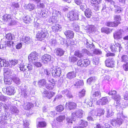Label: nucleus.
Returning <instances> with one entry per match:
<instances>
[{"label": "nucleus", "mask_w": 128, "mask_h": 128, "mask_svg": "<svg viewBox=\"0 0 128 128\" xmlns=\"http://www.w3.org/2000/svg\"><path fill=\"white\" fill-rule=\"evenodd\" d=\"M79 12L76 10H74L69 12L68 13L67 17L70 21H74L79 19Z\"/></svg>", "instance_id": "1"}, {"label": "nucleus", "mask_w": 128, "mask_h": 128, "mask_svg": "<svg viewBox=\"0 0 128 128\" xmlns=\"http://www.w3.org/2000/svg\"><path fill=\"white\" fill-rule=\"evenodd\" d=\"M48 36L47 32L44 30H42L37 33L36 37L38 40L42 41L48 38Z\"/></svg>", "instance_id": "2"}, {"label": "nucleus", "mask_w": 128, "mask_h": 128, "mask_svg": "<svg viewBox=\"0 0 128 128\" xmlns=\"http://www.w3.org/2000/svg\"><path fill=\"white\" fill-rule=\"evenodd\" d=\"M90 64V62L87 59H80L77 62V66L80 68H84L86 67Z\"/></svg>", "instance_id": "3"}, {"label": "nucleus", "mask_w": 128, "mask_h": 128, "mask_svg": "<svg viewBox=\"0 0 128 128\" xmlns=\"http://www.w3.org/2000/svg\"><path fill=\"white\" fill-rule=\"evenodd\" d=\"M52 70V76L54 77H60L62 73L61 69L58 67L51 68Z\"/></svg>", "instance_id": "4"}, {"label": "nucleus", "mask_w": 128, "mask_h": 128, "mask_svg": "<svg viewBox=\"0 0 128 128\" xmlns=\"http://www.w3.org/2000/svg\"><path fill=\"white\" fill-rule=\"evenodd\" d=\"M102 0H90L91 5L92 6L94 10H99L98 4L102 2Z\"/></svg>", "instance_id": "5"}, {"label": "nucleus", "mask_w": 128, "mask_h": 128, "mask_svg": "<svg viewBox=\"0 0 128 128\" xmlns=\"http://www.w3.org/2000/svg\"><path fill=\"white\" fill-rule=\"evenodd\" d=\"M4 89L6 90V93L8 95L12 96L14 95L16 92L14 88L12 86H7Z\"/></svg>", "instance_id": "6"}, {"label": "nucleus", "mask_w": 128, "mask_h": 128, "mask_svg": "<svg viewBox=\"0 0 128 128\" xmlns=\"http://www.w3.org/2000/svg\"><path fill=\"white\" fill-rule=\"evenodd\" d=\"M38 56V54L36 52H32L28 56V59L30 61L31 60L32 62H34L37 60Z\"/></svg>", "instance_id": "7"}, {"label": "nucleus", "mask_w": 128, "mask_h": 128, "mask_svg": "<svg viewBox=\"0 0 128 128\" xmlns=\"http://www.w3.org/2000/svg\"><path fill=\"white\" fill-rule=\"evenodd\" d=\"M55 84V82L53 78L48 80V83L46 84V88L49 90H52Z\"/></svg>", "instance_id": "8"}, {"label": "nucleus", "mask_w": 128, "mask_h": 128, "mask_svg": "<svg viewBox=\"0 0 128 128\" xmlns=\"http://www.w3.org/2000/svg\"><path fill=\"white\" fill-rule=\"evenodd\" d=\"M2 19L3 21L4 22L11 24L12 22L11 16L9 14H4L2 17Z\"/></svg>", "instance_id": "9"}, {"label": "nucleus", "mask_w": 128, "mask_h": 128, "mask_svg": "<svg viewBox=\"0 0 128 128\" xmlns=\"http://www.w3.org/2000/svg\"><path fill=\"white\" fill-rule=\"evenodd\" d=\"M64 33L66 38L68 39H72L74 37V33L72 30H66L64 32Z\"/></svg>", "instance_id": "10"}, {"label": "nucleus", "mask_w": 128, "mask_h": 128, "mask_svg": "<svg viewBox=\"0 0 128 128\" xmlns=\"http://www.w3.org/2000/svg\"><path fill=\"white\" fill-rule=\"evenodd\" d=\"M43 93L44 97L48 99H50L55 94L54 92L52 91H48L46 90H45Z\"/></svg>", "instance_id": "11"}, {"label": "nucleus", "mask_w": 128, "mask_h": 128, "mask_svg": "<svg viewBox=\"0 0 128 128\" xmlns=\"http://www.w3.org/2000/svg\"><path fill=\"white\" fill-rule=\"evenodd\" d=\"M66 107L69 110L74 109L76 107L77 105L76 103L72 102H68L66 104Z\"/></svg>", "instance_id": "12"}, {"label": "nucleus", "mask_w": 128, "mask_h": 128, "mask_svg": "<svg viewBox=\"0 0 128 128\" xmlns=\"http://www.w3.org/2000/svg\"><path fill=\"white\" fill-rule=\"evenodd\" d=\"M51 56L48 54H44L41 58L42 62L44 63H46L51 60Z\"/></svg>", "instance_id": "13"}, {"label": "nucleus", "mask_w": 128, "mask_h": 128, "mask_svg": "<svg viewBox=\"0 0 128 128\" xmlns=\"http://www.w3.org/2000/svg\"><path fill=\"white\" fill-rule=\"evenodd\" d=\"M23 106L25 110H29L33 108L34 104L31 102H26L24 103Z\"/></svg>", "instance_id": "14"}, {"label": "nucleus", "mask_w": 128, "mask_h": 128, "mask_svg": "<svg viewBox=\"0 0 128 128\" xmlns=\"http://www.w3.org/2000/svg\"><path fill=\"white\" fill-rule=\"evenodd\" d=\"M114 37V39H120L122 38V32L120 30L115 31L113 34Z\"/></svg>", "instance_id": "15"}, {"label": "nucleus", "mask_w": 128, "mask_h": 128, "mask_svg": "<svg viewBox=\"0 0 128 128\" xmlns=\"http://www.w3.org/2000/svg\"><path fill=\"white\" fill-rule=\"evenodd\" d=\"M82 117V114L80 112L76 111L72 114L71 118L72 120L74 118H81Z\"/></svg>", "instance_id": "16"}, {"label": "nucleus", "mask_w": 128, "mask_h": 128, "mask_svg": "<svg viewBox=\"0 0 128 128\" xmlns=\"http://www.w3.org/2000/svg\"><path fill=\"white\" fill-rule=\"evenodd\" d=\"M52 31L55 33L60 31L62 27L61 25L58 24H55L52 27Z\"/></svg>", "instance_id": "17"}, {"label": "nucleus", "mask_w": 128, "mask_h": 128, "mask_svg": "<svg viewBox=\"0 0 128 128\" xmlns=\"http://www.w3.org/2000/svg\"><path fill=\"white\" fill-rule=\"evenodd\" d=\"M54 53L56 56H61L64 54V51L61 48H58L55 49Z\"/></svg>", "instance_id": "18"}, {"label": "nucleus", "mask_w": 128, "mask_h": 128, "mask_svg": "<svg viewBox=\"0 0 128 128\" xmlns=\"http://www.w3.org/2000/svg\"><path fill=\"white\" fill-rule=\"evenodd\" d=\"M46 122L45 121H41L38 122L36 124L37 128H44L46 126Z\"/></svg>", "instance_id": "19"}, {"label": "nucleus", "mask_w": 128, "mask_h": 128, "mask_svg": "<svg viewBox=\"0 0 128 128\" xmlns=\"http://www.w3.org/2000/svg\"><path fill=\"white\" fill-rule=\"evenodd\" d=\"M112 98L115 100L116 101V102H119L121 98L120 96L117 94L116 91L114 90L112 91Z\"/></svg>", "instance_id": "20"}, {"label": "nucleus", "mask_w": 128, "mask_h": 128, "mask_svg": "<svg viewBox=\"0 0 128 128\" xmlns=\"http://www.w3.org/2000/svg\"><path fill=\"white\" fill-rule=\"evenodd\" d=\"M24 7L25 9L31 11L34 9L35 6L34 4H32L29 3L27 5H26L24 6Z\"/></svg>", "instance_id": "21"}, {"label": "nucleus", "mask_w": 128, "mask_h": 128, "mask_svg": "<svg viewBox=\"0 0 128 128\" xmlns=\"http://www.w3.org/2000/svg\"><path fill=\"white\" fill-rule=\"evenodd\" d=\"M108 100L106 97H103L98 100L97 102L98 104L103 105L106 104L108 102Z\"/></svg>", "instance_id": "22"}, {"label": "nucleus", "mask_w": 128, "mask_h": 128, "mask_svg": "<svg viewBox=\"0 0 128 128\" xmlns=\"http://www.w3.org/2000/svg\"><path fill=\"white\" fill-rule=\"evenodd\" d=\"M85 16L88 18H90L92 16V12L91 10L89 8H88L85 10L84 12Z\"/></svg>", "instance_id": "23"}, {"label": "nucleus", "mask_w": 128, "mask_h": 128, "mask_svg": "<svg viewBox=\"0 0 128 128\" xmlns=\"http://www.w3.org/2000/svg\"><path fill=\"white\" fill-rule=\"evenodd\" d=\"M38 84L40 87L45 86L46 84V80L44 79L40 80L38 82Z\"/></svg>", "instance_id": "24"}, {"label": "nucleus", "mask_w": 128, "mask_h": 128, "mask_svg": "<svg viewBox=\"0 0 128 128\" xmlns=\"http://www.w3.org/2000/svg\"><path fill=\"white\" fill-rule=\"evenodd\" d=\"M67 77L70 79L75 77L76 76V74L74 71L70 72H68L67 74Z\"/></svg>", "instance_id": "25"}, {"label": "nucleus", "mask_w": 128, "mask_h": 128, "mask_svg": "<svg viewBox=\"0 0 128 128\" xmlns=\"http://www.w3.org/2000/svg\"><path fill=\"white\" fill-rule=\"evenodd\" d=\"M101 31L102 32L109 34L111 32V30L107 27H103L101 29Z\"/></svg>", "instance_id": "26"}, {"label": "nucleus", "mask_w": 128, "mask_h": 128, "mask_svg": "<svg viewBox=\"0 0 128 128\" xmlns=\"http://www.w3.org/2000/svg\"><path fill=\"white\" fill-rule=\"evenodd\" d=\"M84 84V83L83 80H79L76 82L75 84H74V86L78 88L80 87L81 86H83Z\"/></svg>", "instance_id": "27"}, {"label": "nucleus", "mask_w": 128, "mask_h": 128, "mask_svg": "<svg viewBox=\"0 0 128 128\" xmlns=\"http://www.w3.org/2000/svg\"><path fill=\"white\" fill-rule=\"evenodd\" d=\"M64 109V107L63 105H60L56 106V112H60Z\"/></svg>", "instance_id": "28"}, {"label": "nucleus", "mask_w": 128, "mask_h": 128, "mask_svg": "<svg viewBox=\"0 0 128 128\" xmlns=\"http://www.w3.org/2000/svg\"><path fill=\"white\" fill-rule=\"evenodd\" d=\"M7 63L5 60L0 58V66H6L7 65Z\"/></svg>", "instance_id": "29"}, {"label": "nucleus", "mask_w": 128, "mask_h": 128, "mask_svg": "<svg viewBox=\"0 0 128 128\" xmlns=\"http://www.w3.org/2000/svg\"><path fill=\"white\" fill-rule=\"evenodd\" d=\"M65 118V116L64 115H60L56 118V119L57 121L60 122H62L64 120Z\"/></svg>", "instance_id": "30"}, {"label": "nucleus", "mask_w": 128, "mask_h": 128, "mask_svg": "<svg viewBox=\"0 0 128 128\" xmlns=\"http://www.w3.org/2000/svg\"><path fill=\"white\" fill-rule=\"evenodd\" d=\"M19 68L21 71L23 72H26L27 70L26 69V66L24 65L23 64H20V65Z\"/></svg>", "instance_id": "31"}, {"label": "nucleus", "mask_w": 128, "mask_h": 128, "mask_svg": "<svg viewBox=\"0 0 128 128\" xmlns=\"http://www.w3.org/2000/svg\"><path fill=\"white\" fill-rule=\"evenodd\" d=\"M106 65V66L112 68V61L109 59H108L105 61Z\"/></svg>", "instance_id": "32"}, {"label": "nucleus", "mask_w": 128, "mask_h": 128, "mask_svg": "<svg viewBox=\"0 0 128 128\" xmlns=\"http://www.w3.org/2000/svg\"><path fill=\"white\" fill-rule=\"evenodd\" d=\"M11 6L14 10L20 8V5L18 3L14 2L12 4Z\"/></svg>", "instance_id": "33"}, {"label": "nucleus", "mask_w": 128, "mask_h": 128, "mask_svg": "<svg viewBox=\"0 0 128 128\" xmlns=\"http://www.w3.org/2000/svg\"><path fill=\"white\" fill-rule=\"evenodd\" d=\"M5 83L6 84L9 85L12 84V81L10 78H5L4 80Z\"/></svg>", "instance_id": "34"}, {"label": "nucleus", "mask_w": 128, "mask_h": 128, "mask_svg": "<svg viewBox=\"0 0 128 128\" xmlns=\"http://www.w3.org/2000/svg\"><path fill=\"white\" fill-rule=\"evenodd\" d=\"M30 18L29 16H25L23 19V21L26 24H28L30 22Z\"/></svg>", "instance_id": "35"}, {"label": "nucleus", "mask_w": 128, "mask_h": 128, "mask_svg": "<svg viewBox=\"0 0 128 128\" xmlns=\"http://www.w3.org/2000/svg\"><path fill=\"white\" fill-rule=\"evenodd\" d=\"M114 20L120 22L122 20L121 16L120 15H116L114 17Z\"/></svg>", "instance_id": "36"}, {"label": "nucleus", "mask_w": 128, "mask_h": 128, "mask_svg": "<svg viewBox=\"0 0 128 128\" xmlns=\"http://www.w3.org/2000/svg\"><path fill=\"white\" fill-rule=\"evenodd\" d=\"M122 62H126L128 60V56L126 55H123L122 57Z\"/></svg>", "instance_id": "37"}, {"label": "nucleus", "mask_w": 128, "mask_h": 128, "mask_svg": "<svg viewBox=\"0 0 128 128\" xmlns=\"http://www.w3.org/2000/svg\"><path fill=\"white\" fill-rule=\"evenodd\" d=\"M6 37L7 40H12L13 39L12 34L11 33H9L6 34Z\"/></svg>", "instance_id": "38"}, {"label": "nucleus", "mask_w": 128, "mask_h": 128, "mask_svg": "<svg viewBox=\"0 0 128 128\" xmlns=\"http://www.w3.org/2000/svg\"><path fill=\"white\" fill-rule=\"evenodd\" d=\"M30 37L26 36L23 40L24 42L26 44L29 43L30 42Z\"/></svg>", "instance_id": "39"}, {"label": "nucleus", "mask_w": 128, "mask_h": 128, "mask_svg": "<svg viewBox=\"0 0 128 128\" xmlns=\"http://www.w3.org/2000/svg\"><path fill=\"white\" fill-rule=\"evenodd\" d=\"M94 26L90 25L87 28L86 30L88 32H92L94 30Z\"/></svg>", "instance_id": "40"}, {"label": "nucleus", "mask_w": 128, "mask_h": 128, "mask_svg": "<svg viewBox=\"0 0 128 128\" xmlns=\"http://www.w3.org/2000/svg\"><path fill=\"white\" fill-rule=\"evenodd\" d=\"M92 60L93 63L95 65L98 64L99 62V59L98 58H94Z\"/></svg>", "instance_id": "41"}, {"label": "nucleus", "mask_w": 128, "mask_h": 128, "mask_svg": "<svg viewBox=\"0 0 128 128\" xmlns=\"http://www.w3.org/2000/svg\"><path fill=\"white\" fill-rule=\"evenodd\" d=\"M74 55L75 56L80 58H82L83 56L82 55V54L78 51H75L74 53Z\"/></svg>", "instance_id": "42"}, {"label": "nucleus", "mask_w": 128, "mask_h": 128, "mask_svg": "<svg viewBox=\"0 0 128 128\" xmlns=\"http://www.w3.org/2000/svg\"><path fill=\"white\" fill-rule=\"evenodd\" d=\"M93 95L94 97L100 98L101 97V94L100 92H96L93 94Z\"/></svg>", "instance_id": "43"}, {"label": "nucleus", "mask_w": 128, "mask_h": 128, "mask_svg": "<svg viewBox=\"0 0 128 128\" xmlns=\"http://www.w3.org/2000/svg\"><path fill=\"white\" fill-rule=\"evenodd\" d=\"M95 80V78L92 77L89 78L87 80V82L88 84H90L92 82H94Z\"/></svg>", "instance_id": "44"}, {"label": "nucleus", "mask_w": 128, "mask_h": 128, "mask_svg": "<svg viewBox=\"0 0 128 128\" xmlns=\"http://www.w3.org/2000/svg\"><path fill=\"white\" fill-rule=\"evenodd\" d=\"M81 126H75V127H80L82 128H84L88 126V122H83L81 123Z\"/></svg>", "instance_id": "45"}, {"label": "nucleus", "mask_w": 128, "mask_h": 128, "mask_svg": "<svg viewBox=\"0 0 128 128\" xmlns=\"http://www.w3.org/2000/svg\"><path fill=\"white\" fill-rule=\"evenodd\" d=\"M5 42L6 46L10 47L11 46V44L13 43V42L10 41H6Z\"/></svg>", "instance_id": "46"}, {"label": "nucleus", "mask_w": 128, "mask_h": 128, "mask_svg": "<svg viewBox=\"0 0 128 128\" xmlns=\"http://www.w3.org/2000/svg\"><path fill=\"white\" fill-rule=\"evenodd\" d=\"M70 60L71 61V62H76L78 60L77 58L75 56H71L70 58Z\"/></svg>", "instance_id": "47"}, {"label": "nucleus", "mask_w": 128, "mask_h": 128, "mask_svg": "<svg viewBox=\"0 0 128 128\" xmlns=\"http://www.w3.org/2000/svg\"><path fill=\"white\" fill-rule=\"evenodd\" d=\"M104 110L100 109L98 111V115L100 116L104 114Z\"/></svg>", "instance_id": "48"}, {"label": "nucleus", "mask_w": 128, "mask_h": 128, "mask_svg": "<svg viewBox=\"0 0 128 128\" xmlns=\"http://www.w3.org/2000/svg\"><path fill=\"white\" fill-rule=\"evenodd\" d=\"M17 60H12L10 62V64L12 66H14L17 64Z\"/></svg>", "instance_id": "49"}, {"label": "nucleus", "mask_w": 128, "mask_h": 128, "mask_svg": "<svg viewBox=\"0 0 128 128\" xmlns=\"http://www.w3.org/2000/svg\"><path fill=\"white\" fill-rule=\"evenodd\" d=\"M120 24V22L114 20V22H112V27H116Z\"/></svg>", "instance_id": "50"}, {"label": "nucleus", "mask_w": 128, "mask_h": 128, "mask_svg": "<svg viewBox=\"0 0 128 128\" xmlns=\"http://www.w3.org/2000/svg\"><path fill=\"white\" fill-rule=\"evenodd\" d=\"M34 64L37 67H40L42 66V64L40 62H33Z\"/></svg>", "instance_id": "51"}, {"label": "nucleus", "mask_w": 128, "mask_h": 128, "mask_svg": "<svg viewBox=\"0 0 128 128\" xmlns=\"http://www.w3.org/2000/svg\"><path fill=\"white\" fill-rule=\"evenodd\" d=\"M28 69V71H30L32 70L33 66L32 65L30 64H28V65L26 66V68Z\"/></svg>", "instance_id": "52"}, {"label": "nucleus", "mask_w": 128, "mask_h": 128, "mask_svg": "<svg viewBox=\"0 0 128 128\" xmlns=\"http://www.w3.org/2000/svg\"><path fill=\"white\" fill-rule=\"evenodd\" d=\"M29 124L28 121L24 122V123L23 128H28Z\"/></svg>", "instance_id": "53"}, {"label": "nucleus", "mask_w": 128, "mask_h": 128, "mask_svg": "<svg viewBox=\"0 0 128 128\" xmlns=\"http://www.w3.org/2000/svg\"><path fill=\"white\" fill-rule=\"evenodd\" d=\"M46 14L45 12L43 11H42L40 12V17L43 18L44 17H46Z\"/></svg>", "instance_id": "54"}, {"label": "nucleus", "mask_w": 128, "mask_h": 128, "mask_svg": "<svg viewBox=\"0 0 128 128\" xmlns=\"http://www.w3.org/2000/svg\"><path fill=\"white\" fill-rule=\"evenodd\" d=\"M123 68L126 71H128V65L127 63L123 64Z\"/></svg>", "instance_id": "55"}, {"label": "nucleus", "mask_w": 128, "mask_h": 128, "mask_svg": "<svg viewBox=\"0 0 128 128\" xmlns=\"http://www.w3.org/2000/svg\"><path fill=\"white\" fill-rule=\"evenodd\" d=\"M85 94V91L84 90H82L81 92H79V96L81 97L84 96Z\"/></svg>", "instance_id": "56"}, {"label": "nucleus", "mask_w": 128, "mask_h": 128, "mask_svg": "<svg viewBox=\"0 0 128 128\" xmlns=\"http://www.w3.org/2000/svg\"><path fill=\"white\" fill-rule=\"evenodd\" d=\"M22 44L21 43L18 44L16 46V48L18 49H20L22 47Z\"/></svg>", "instance_id": "57"}, {"label": "nucleus", "mask_w": 128, "mask_h": 128, "mask_svg": "<svg viewBox=\"0 0 128 128\" xmlns=\"http://www.w3.org/2000/svg\"><path fill=\"white\" fill-rule=\"evenodd\" d=\"M44 74L48 76L50 74V72L47 69H44Z\"/></svg>", "instance_id": "58"}, {"label": "nucleus", "mask_w": 128, "mask_h": 128, "mask_svg": "<svg viewBox=\"0 0 128 128\" xmlns=\"http://www.w3.org/2000/svg\"><path fill=\"white\" fill-rule=\"evenodd\" d=\"M114 46L116 49L118 48L120 49L121 45L119 43H117L115 44Z\"/></svg>", "instance_id": "59"}, {"label": "nucleus", "mask_w": 128, "mask_h": 128, "mask_svg": "<svg viewBox=\"0 0 128 128\" xmlns=\"http://www.w3.org/2000/svg\"><path fill=\"white\" fill-rule=\"evenodd\" d=\"M75 2L78 5H80L82 3L80 0H75Z\"/></svg>", "instance_id": "60"}, {"label": "nucleus", "mask_w": 128, "mask_h": 128, "mask_svg": "<svg viewBox=\"0 0 128 128\" xmlns=\"http://www.w3.org/2000/svg\"><path fill=\"white\" fill-rule=\"evenodd\" d=\"M112 25V22H108L106 23V25L108 26H111Z\"/></svg>", "instance_id": "61"}, {"label": "nucleus", "mask_w": 128, "mask_h": 128, "mask_svg": "<svg viewBox=\"0 0 128 128\" xmlns=\"http://www.w3.org/2000/svg\"><path fill=\"white\" fill-rule=\"evenodd\" d=\"M124 98L126 100H128V94L126 93L125 94L124 96Z\"/></svg>", "instance_id": "62"}, {"label": "nucleus", "mask_w": 128, "mask_h": 128, "mask_svg": "<svg viewBox=\"0 0 128 128\" xmlns=\"http://www.w3.org/2000/svg\"><path fill=\"white\" fill-rule=\"evenodd\" d=\"M94 128H102V126L99 124H96V127Z\"/></svg>", "instance_id": "63"}, {"label": "nucleus", "mask_w": 128, "mask_h": 128, "mask_svg": "<svg viewBox=\"0 0 128 128\" xmlns=\"http://www.w3.org/2000/svg\"><path fill=\"white\" fill-rule=\"evenodd\" d=\"M39 6L40 8H44V5L43 3H40Z\"/></svg>", "instance_id": "64"}]
</instances>
